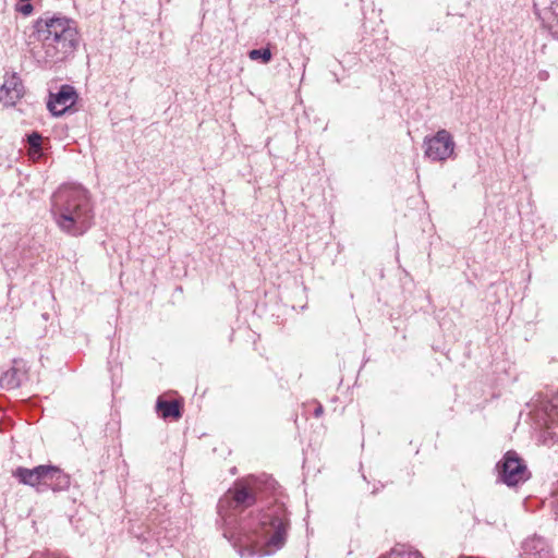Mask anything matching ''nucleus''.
<instances>
[{"label": "nucleus", "mask_w": 558, "mask_h": 558, "mask_svg": "<svg viewBox=\"0 0 558 558\" xmlns=\"http://www.w3.org/2000/svg\"><path fill=\"white\" fill-rule=\"evenodd\" d=\"M274 487L272 480L251 476L235 482L219 500L218 511L225 522L223 535L241 557L271 555L286 543L289 519L282 504L244 514L245 509L263 499L266 492Z\"/></svg>", "instance_id": "obj_1"}, {"label": "nucleus", "mask_w": 558, "mask_h": 558, "mask_svg": "<svg viewBox=\"0 0 558 558\" xmlns=\"http://www.w3.org/2000/svg\"><path fill=\"white\" fill-rule=\"evenodd\" d=\"M34 27L40 43V51L37 54L46 63L64 61L78 47L77 25L66 16L46 13L35 22Z\"/></svg>", "instance_id": "obj_2"}, {"label": "nucleus", "mask_w": 558, "mask_h": 558, "mask_svg": "<svg viewBox=\"0 0 558 558\" xmlns=\"http://www.w3.org/2000/svg\"><path fill=\"white\" fill-rule=\"evenodd\" d=\"M51 213L59 229L72 236L83 235L94 220L88 191L81 185L60 186L52 196Z\"/></svg>", "instance_id": "obj_3"}, {"label": "nucleus", "mask_w": 558, "mask_h": 558, "mask_svg": "<svg viewBox=\"0 0 558 558\" xmlns=\"http://www.w3.org/2000/svg\"><path fill=\"white\" fill-rule=\"evenodd\" d=\"M424 157L433 162H445L454 155L456 143L449 131L441 129L423 141Z\"/></svg>", "instance_id": "obj_4"}, {"label": "nucleus", "mask_w": 558, "mask_h": 558, "mask_svg": "<svg viewBox=\"0 0 558 558\" xmlns=\"http://www.w3.org/2000/svg\"><path fill=\"white\" fill-rule=\"evenodd\" d=\"M535 420L550 439L558 440V391L539 400Z\"/></svg>", "instance_id": "obj_5"}, {"label": "nucleus", "mask_w": 558, "mask_h": 558, "mask_svg": "<svg viewBox=\"0 0 558 558\" xmlns=\"http://www.w3.org/2000/svg\"><path fill=\"white\" fill-rule=\"evenodd\" d=\"M499 478L508 486H515L525 482L530 472L524 461L515 451H508L501 462L497 464Z\"/></svg>", "instance_id": "obj_6"}, {"label": "nucleus", "mask_w": 558, "mask_h": 558, "mask_svg": "<svg viewBox=\"0 0 558 558\" xmlns=\"http://www.w3.org/2000/svg\"><path fill=\"white\" fill-rule=\"evenodd\" d=\"M534 9L544 26L558 39V0H534Z\"/></svg>", "instance_id": "obj_7"}, {"label": "nucleus", "mask_w": 558, "mask_h": 558, "mask_svg": "<svg viewBox=\"0 0 558 558\" xmlns=\"http://www.w3.org/2000/svg\"><path fill=\"white\" fill-rule=\"evenodd\" d=\"M76 99L77 94L74 87L62 85L58 93L50 94L47 106L53 116H61L76 102Z\"/></svg>", "instance_id": "obj_8"}, {"label": "nucleus", "mask_w": 558, "mask_h": 558, "mask_svg": "<svg viewBox=\"0 0 558 558\" xmlns=\"http://www.w3.org/2000/svg\"><path fill=\"white\" fill-rule=\"evenodd\" d=\"M24 95V85L16 73H7L0 87V101L14 106Z\"/></svg>", "instance_id": "obj_9"}, {"label": "nucleus", "mask_w": 558, "mask_h": 558, "mask_svg": "<svg viewBox=\"0 0 558 558\" xmlns=\"http://www.w3.org/2000/svg\"><path fill=\"white\" fill-rule=\"evenodd\" d=\"M43 473V492L52 489L53 492H60L69 488L70 477L59 468L52 465H44Z\"/></svg>", "instance_id": "obj_10"}, {"label": "nucleus", "mask_w": 558, "mask_h": 558, "mask_svg": "<svg viewBox=\"0 0 558 558\" xmlns=\"http://www.w3.org/2000/svg\"><path fill=\"white\" fill-rule=\"evenodd\" d=\"M524 558H553L546 541L541 536H532L522 545Z\"/></svg>", "instance_id": "obj_11"}, {"label": "nucleus", "mask_w": 558, "mask_h": 558, "mask_svg": "<svg viewBox=\"0 0 558 558\" xmlns=\"http://www.w3.org/2000/svg\"><path fill=\"white\" fill-rule=\"evenodd\" d=\"M43 473L44 465H38L34 469L17 468L13 471V476L16 477L20 483L36 487L38 492H43Z\"/></svg>", "instance_id": "obj_12"}, {"label": "nucleus", "mask_w": 558, "mask_h": 558, "mask_svg": "<svg viewBox=\"0 0 558 558\" xmlns=\"http://www.w3.org/2000/svg\"><path fill=\"white\" fill-rule=\"evenodd\" d=\"M156 410L159 413V415L165 420H178L181 417L180 404L175 400L168 401L159 397L156 403Z\"/></svg>", "instance_id": "obj_13"}, {"label": "nucleus", "mask_w": 558, "mask_h": 558, "mask_svg": "<svg viewBox=\"0 0 558 558\" xmlns=\"http://www.w3.org/2000/svg\"><path fill=\"white\" fill-rule=\"evenodd\" d=\"M391 558H423L420 551L405 545H397L390 551Z\"/></svg>", "instance_id": "obj_14"}, {"label": "nucleus", "mask_w": 558, "mask_h": 558, "mask_svg": "<svg viewBox=\"0 0 558 558\" xmlns=\"http://www.w3.org/2000/svg\"><path fill=\"white\" fill-rule=\"evenodd\" d=\"M0 386L4 389H14L20 386V379L17 377V371L11 368L3 373L0 377Z\"/></svg>", "instance_id": "obj_15"}, {"label": "nucleus", "mask_w": 558, "mask_h": 558, "mask_svg": "<svg viewBox=\"0 0 558 558\" xmlns=\"http://www.w3.org/2000/svg\"><path fill=\"white\" fill-rule=\"evenodd\" d=\"M29 155L32 158L40 156L41 136L38 133H33L28 136Z\"/></svg>", "instance_id": "obj_16"}, {"label": "nucleus", "mask_w": 558, "mask_h": 558, "mask_svg": "<svg viewBox=\"0 0 558 558\" xmlns=\"http://www.w3.org/2000/svg\"><path fill=\"white\" fill-rule=\"evenodd\" d=\"M251 60H262L263 63H268L271 60V51L268 48L253 49L248 52Z\"/></svg>", "instance_id": "obj_17"}, {"label": "nucleus", "mask_w": 558, "mask_h": 558, "mask_svg": "<svg viewBox=\"0 0 558 558\" xmlns=\"http://www.w3.org/2000/svg\"><path fill=\"white\" fill-rule=\"evenodd\" d=\"M17 11L23 15L27 16L33 12V5L29 3H23L17 7Z\"/></svg>", "instance_id": "obj_18"}, {"label": "nucleus", "mask_w": 558, "mask_h": 558, "mask_svg": "<svg viewBox=\"0 0 558 558\" xmlns=\"http://www.w3.org/2000/svg\"><path fill=\"white\" fill-rule=\"evenodd\" d=\"M537 77L539 81H546L549 77V73L547 71H539Z\"/></svg>", "instance_id": "obj_19"}, {"label": "nucleus", "mask_w": 558, "mask_h": 558, "mask_svg": "<svg viewBox=\"0 0 558 558\" xmlns=\"http://www.w3.org/2000/svg\"><path fill=\"white\" fill-rule=\"evenodd\" d=\"M323 412H324V410H323L322 404H318V405L316 407L315 411H314V415H315L316 417H319V416L323 414Z\"/></svg>", "instance_id": "obj_20"}, {"label": "nucleus", "mask_w": 558, "mask_h": 558, "mask_svg": "<svg viewBox=\"0 0 558 558\" xmlns=\"http://www.w3.org/2000/svg\"><path fill=\"white\" fill-rule=\"evenodd\" d=\"M134 534H135V536H136L137 538H140V539L142 538L143 541H147V537H146V536L141 535V534H136V533H134Z\"/></svg>", "instance_id": "obj_21"}, {"label": "nucleus", "mask_w": 558, "mask_h": 558, "mask_svg": "<svg viewBox=\"0 0 558 558\" xmlns=\"http://www.w3.org/2000/svg\"><path fill=\"white\" fill-rule=\"evenodd\" d=\"M556 495L558 496V492H557V494H556Z\"/></svg>", "instance_id": "obj_22"}]
</instances>
